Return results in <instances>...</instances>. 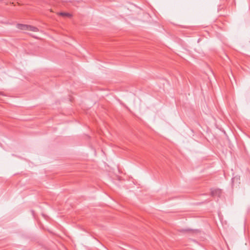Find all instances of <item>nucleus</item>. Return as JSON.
<instances>
[{"label":"nucleus","mask_w":250,"mask_h":250,"mask_svg":"<svg viewBox=\"0 0 250 250\" xmlns=\"http://www.w3.org/2000/svg\"><path fill=\"white\" fill-rule=\"evenodd\" d=\"M222 191L220 189H212L211 190V195L213 197L220 196Z\"/></svg>","instance_id":"f257e3e1"},{"label":"nucleus","mask_w":250,"mask_h":250,"mask_svg":"<svg viewBox=\"0 0 250 250\" xmlns=\"http://www.w3.org/2000/svg\"><path fill=\"white\" fill-rule=\"evenodd\" d=\"M16 26L17 28L22 30H27L28 29V25L26 24H17Z\"/></svg>","instance_id":"f03ea898"},{"label":"nucleus","mask_w":250,"mask_h":250,"mask_svg":"<svg viewBox=\"0 0 250 250\" xmlns=\"http://www.w3.org/2000/svg\"><path fill=\"white\" fill-rule=\"evenodd\" d=\"M27 30L32 31L33 32H37L39 31V29L36 27L31 25H28Z\"/></svg>","instance_id":"7ed1b4c3"},{"label":"nucleus","mask_w":250,"mask_h":250,"mask_svg":"<svg viewBox=\"0 0 250 250\" xmlns=\"http://www.w3.org/2000/svg\"><path fill=\"white\" fill-rule=\"evenodd\" d=\"M71 15L69 13L63 12V17H64V16L71 17Z\"/></svg>","instance_id":"20e7f679"},{"label":"nucleus","mask_w":250,"mask_h":250,"mask_svg":"<svg viewBox=\"0 0 250 250\" xmlns=\"http://www.w3.org/2000/svg\"><path fill=\"white\" fill-rule=\"evenodd\" d=\"M59 14L61 16H62V12H60Z\"/></svg>","instance_id":"39448f33"},{"label":"nucleus","mask_w":250,"mask_h":250,"mask_svg":"<svg viewBox=\"0 0 250 250\" xmlns=\"http://www.w3.org/2000/svg\"><path fill=\"white\" fill-rule=\"evenodd\" d=\"M190 229H186V230H183V231H190Z\"/></svg>","instance_id":"423d86ee"}]
</instances>
